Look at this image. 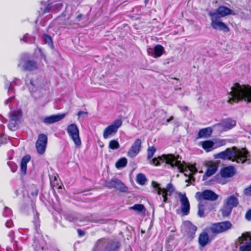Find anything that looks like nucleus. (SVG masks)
Wrapping results in <instances>:
<instances>
[{"label": "nucleus", "instance_id": "nucleus-26", "mask_svg": "<svg viewBox=\"0 0 251 251\" xmlns=\"http://www.w3.org/2000/svg\"><path fill=\"white\" fill-rule=\"evenodd\" d=\"M30 156L29 155H26L24 156L21 162V170L24 175L26 174L27 169V163L30 161Z\"/></svg>", "mask_w": 251, "mask_h": 251}, {"label": "nucleus", "instance_id": "nucleus-16", "mask_svg": "<svg viewBox=\"0 0 251 251\" xmlns=\"http://www.w3.org/2000/svg\"><path fill=\"white\" fill-rule=\"evenodd\" d=\"M236 174V169L233 166H229L222 168L220 174L223 178H230Z\"/></svg>", "mask_w": 251, "mask_h": 251}, {"label": "nucleus", "instance_id": "nucleus-44", "mask_svg": "<svg viewBox=\"0 0 251 251\" xmlns=\"http://www.w3.org/2000/svg\"><path fill=\"white\" fill-rule=\"evenodd\" d=\"M43 38L45 43L48 44L49 45H52V39L50 36L46 34L43 36Z\"/></svg>", "mask_w": 251, "mask_h": 251}, {"label": "nucleus", "instance_id": "nucleus-13", "mask_svg": "<svg viewBox=\"0 0 251 251\" xmlns=\"http://www.w3.org/2000/svg\"><path fill=\"white\" fill-rule=\"evenodd\" d=\"M141 140L137 138L127 152L128 156L130 158L135 157L140 151L141 149Z\"/></svg>", "mask_w": 251, "mask_h": 251}, {"label": "nucleus", "instance_id": "nucleus-20", "mask_svg": "<svg viewBox=\"0 0 251 251\" xmlns=\"http://www.w3.org/2000/svg\"><path fill=\"white\" fill-rule=\"evenodd\" d=\"M218 168V165L215 163H212L207 168V169L203 176V179L205 180L207 177L211 176L217 172Z\"/></svg>", "mask_w": 251, "mask_h": 251}, {"label": "nucleus", "instance_id": "nucleus-64", "mask_svg": "<svg viewBox=\"0 0 251 251\" xmlns=\"http://www.w3.org/2000/svg\"><path fill=\"white\" fill-rule=\"evenodd\" d=\"M184 109H185L186 110H188L187 107H185Z\"/></svg>", "mask_w": 251, "mask_h": 251}, {"label": "nucleus", "instance_id": "nucleus-63", "mask_svg": "<svg viewBox=\"0 0 251 251\" xmlns=\"http://www.w3.org/2000/svg\"><path fill=\"white\" fill-rule=\"evenodd\" d=\"M193 168H189V169L191 172H193Z\"/></svg>", "mask_w": 251, "mask_h": 251}, {"label": "nucleus", "instance_id": "nucleus-41", "mask_svg": "<svg viewBox=\"0 0 251 251\" xmlns=\"http://www.w3.org/2000/svg\"><path fill=\"white\" fill-rule=\"evenodd\" d=\"M8 127L10 130L12 131H15L18 128V122L16 121H12L9 120V123L8 125Z\"/></svg>", "mask_w": 251, "mask_h": 251}, {"label": "nucleus", "instance_id": "nucleus-30", "mask_svg": "<svg viewBox=\"0 0 251 251\" xmlns=\"http://www.w3.org/2000/svg\"><path fill=\"white\" fill-rule=\"evenodd\" d=\"M22 115L19 111H13L11 112L10 115V121H16L18 122L20 118L22 117Z\"/></svg>", "mask_w": 251, "mask_h": 251}, {"label": "nucleus", "instance_id": "nucleus-32", "mask_svg": "<svg viewBox=\"0 0 251 251\" xmlns=\"http://www.w3.org/2000/svg\"><path fill=\"white\" fill-rule=\"evenodd\" d=\"M136 181L140 185H144L147 181V178L145 175L143 174H139L136 176Z\"/></svg>", "mask_w": 251, "mask_h": 251}, {"label": "nucleus", "instance_id": "nucleus-39", "mask_svg": "<svg viewBox=\"0 0 251 251\" xmlns=\"http://www.w3.org/2000/svg\"><path fill=\"white\" fill-rule=\"evenodd\" d=\"M21 41H24L25 43L31 44L34 42L35 38L30 37L29 38L28 35L26 34L25 35L23 38L20 39Z\"/></svg>", "mask_w": 251, "mask_h": 251}, {"label": "nucleus", "instance_id": "nucleus-9", "mask_svg": "<svg viewBox=\"0 0 251 251\" xmlns=\"http://www.w3.org/2000/svg\"><path fill=\"white\" fill-rule=\"evenodd\" d=\"M208 15L211 17V25L213 29L223 31L225 32H227L229 31V27L222 21L221 18L217 17L215 14L208 13Z\"/></svg>", "mask_w": 251, "mask_h": 251}, {"label": "nucleus", "instance_id": "nucleus-2", "mask_svg": "<svg viewBox=\"0 0 251 251\" xmlns=\"http://www.w3.org/2000/svg\"><path fill=\"white\" fill-rule=\"evenodd\" d=\"M214 156L216 158L244 163L250 155L245 149L239 150L233 147L232 149L227 148L225 151L215 154Z\"/></svg>", "mask_w": 251, "mask_h": 251}, {"label": "nucleus", "instance_id": "nucleus-24", "mask_svg": "<svg viewBox=\"0 0 251 251\" xmlns=\"http://www.w3.org/2000/svg\"><path fill=\"white\" fill-rule=\"evenodd\" d=\"M212 130L210 127L200 129L198 133V138H208L212 134Z\"/></svg>", "mask_w": 251, "mask_h": 251}, {"label": "nucleus", "instance_id": "nucleus-5", "mask_svg": "<svg viewBox=\"0 0 251 251\" xmlns=\"http://www.w3.org/2000/svg\"><path fill=\"white\" fill-rule=\"evenodd\" d=\"M236 247L239 251H251V233L246 232L238 238Z\"/></svg>", "mask_w": 251, "mask_h": 251}, {"label": "nucleus", "instance_id": "nucleus-11", "mask_svg": "<svg viewBox=\"0 0 251 251\" xmlns=\"http://www.w3.org/2000/svg\"><path fill=\"white\" fill-rule=\"evenodd\" d=\"M48 142L47 136L44 134H40L36 143V148L38 152L43 154L45 152Z\"/></svg>", "mask_w": 251, "mask_h": 251}, {"label": "nucleus", "instance_id": "nucleus-61", "mask_svg": "<svg viewBox=\"0 0 251 251\" xmlns=\"http://www.w3.org/2000/svg\"><path fill=\"white\" fill-rule=\"evenodd\" d=\"M98 222H99V223H100V224H103V223H104V220H102V219L100 220Z\"/></svg>", "mask_w": 251, "mask_h": 251}, {"label": "nucleus", "instance_id": "nucleus-38", "mask_svg": "<svg viewBox=\"0 0 251 251\" xmlns=\"http://www.w3.org/2000/svg\"><path fill=\"white\" fill-rule=\"evenodd\" d=\"M147 159H151L156 151V148L154 146L149 147L147 150Z\"/></svg>", "mask_w": 251, "mask_h": 251}, {"label": "nucleus", "instance_id": "nucleus-56", "mask_svg": "<svg viewBox=\"0 0 251 251\" xmlns=\"http://www.w3.org/2000/svg\"><path fill=\"white\" fill-rule=\"evenodd\" d=\"M77 232H78V234H79V235H80V236H83V235H84V232H83V231H82L81 230H80V229H78V230H77Z\"/></svg>", "mask_w": 251, "mask_h": 251}, {"label": "nucleus", "instance_id": "nucleus-17", "mask_svg": "<svg viewBox=\"0 0 251 251\" xmlns=\"http://www.w3.org/2000/svg\"><path fill=\"white\" fill-rule=\"evenodd\" d=\"M40 79L38 78L29 77L27 76L25 80V84L31 92L34 91L35 89L38 87L40 84Z\"/></svg>", "mask_w": 251, "mask_h": 251}, {"label": "nucleus", "instance_id": "nucleus-60", "mask_svg": "<svg viewBox=\"0 0 251 251\" xmlns=\"http://www.w3.org/2000/svg\"><path fill=\"white\" fill-rule=\"evenodd\" d=\"M102 240H99L97 243L98 244V247H100V244H101V242H102Z\"/></svg>", "mask_w": 251, "mask_h": 251}, {"label": "nucleus", "instance_id": "nucleus-62", "mask_svg": "<svg viewBox=\"0 0 251 251\" xmlns=\"http://www.w3.org/2000/svg\"><path fill=\"white\" fill-rule=\"evenodd\" d=\"M32 195H35V196H37L38 195V191H36L35 192L34 194H32Z\"/></svg>", "mask_w": 251, "mask_h": 251}, {"label": "nucleus", "instance_id": "nucleus-50", "mask_svg": "<svg viewBox=\"0 0 251 251\" xmlns=\"http://www.w3.org/2000/svg\"><path fill=\"white\" fill-rule=\"evenodd\" d=\"M11 213V210L7 207H5V210L3 213L4 216H7Z\"/></svg>", "mask_w": 251, "mask_h": 251}, {"label": "nucleus", "instance_id": "nucleus-34", "mask_svg": "<svg viewBox=\"0 0 251 251\" xmlns=\"http://www.w3.org/2000/svg\"><path fill=\"white\" fill-rule=\"evenodd\" d=\"M204 203L203 202L201 201L198 204V215L200 217H204Z\"/></svg>", "mask_w": 251, "mask_h": 251}, {"label": "nucleus", "instance_id": "nucleus-14", "mask_svg": "<svg viewBox=\"0 0 251 251\" xmlns=\"http://www.w3.org/2000/svg\"><path fill=\"white\" fill-rule=\"evenodd\" d=\"M181 205V212L183 215H187L190 211V203L185 194H178Z\"/></svg>", "mask_w": 251, "mask_h": 251}, {"label": "nucleus", "instance_id": "nucleus-21", "mask_svg": "<svg viewBox=\"0 0 251 251\" xmlns=\"http://www.w3.org/2000/svg\"><path fill=\"white\" fill-rule=\"evenodd\" d=\"M219 125H221L224 127L225 130H227L234 127L236 125V122L231 119L228 118L223 121Z\"/></svg>", "mask_w": 251, "mask_h": 251}, {"label": "nucleus", "instance_id": "nucleus-25", "mask_svg": "<svg viewBox=\"0 0 251 251\" xmlns=\"http://www.w3.org/2000/svg\"><path fill=\"white\" fill-rule=\"evenodd\" d=\"M200 144L202 148L207 152L210 151L215 148L213 147L214 143L212 141L207 140L201 142Z\"/></svg>", "mask_w": 251, "mask_h": 251}, {"label": "nucleus", "instance_id": "nucleus-53", "mask_svg": "<svg viewBox=\"0 0 251 251\" xmlns=\"http://www.w3.org/2000/svg\"><path fill=\"white\" fill-rule=\"evenodd\" d=\"M8 236L12 240L14 238V232L13 231H10L8 233Z\"/></svg>", "mask_w": 251, "mask_h": 251}, {"label": "nucleus", "instance_id": "nucleus-19", "mask_svg": "<svg viewBox=\"0 0 251 251\" xmlns=\"http://www.w3.org/2000/svg\"><path fill=\"white\" fill-rule=\"evenodd\" d=\"M24 70L28 71H35L39 69L37 63L33 60H28L25 62L24 64L22 66Z\"/></svg>", "mask_w": 251, "mask_h": 251}, {"label": "nucleus", "instance_id": "nucleus-6", "mask_svg": "<svg viewBox=\"0 0 251 251\" xmlns=\"http://www.w3.org/2000/svg\"><path fill=\"white\" fill-rule=\"evenodd\" d=\"M67 132L70 137L73 141L75 146L79 147L81 145V141L79 136V131L77 126L75 124H71L69 125L66 129Z\"/></svg>", "mask_w": 251, "mask_h": 251}, {"label": "nucleus", "instance_id": "nucleus-12", "mask_svg": "<svg viewBox=\"0 0 251 251\" xmlns=\"http://www.w3.org/2000/svg\"><path fill=\"white\" fill-rule=\"evenodd\" d=\"M209 13L215 14L217 17L221 18L229 15H235V13L232 10L225 6H220L215 11H210Z\"/></svg>", "mask_w": 251, "mask_h": 251}, {"label": "nucleus", "instance_id": "nucleus-45", "mask_svg": "<svg viewBox=\"0 0 251 251\" xmlns=\"http://www.w3.org/2000/svg\"><path fill=\"white\" fill-rule=\"evenodd\" d=\"M115 178L111 179L106 183V186L109 188H114Z\"/></svg>", "mask_w": 251, "mask_h": 251}, {"label": "nucleus", "instance_id": "nucleus-48", "mask_svg": "<svg viewBox=\"0 0 251 251\" xmlns=\"http://www.w3.org/2000/svg\"><path fill=\"white\" fill-rule=\"evenodd\" d=\"M15 99V96L14 95H13L11 97H10L9 98H8V99H7L6 100H5L4 101V104L5 105H8V104H9L13 100H14Z\"/></svg>", "mask_w": 251, "mask_h": 251}, {"label": "nucleus", "instance_id": "nucleus-33", "mask_svg": "<svg viewBox=\"0 0 251 251\" xmlns=\"http://www.w3.org/2000/svg\"><path fill=\"white\" fill-rule=\"evenodd\" d=\"M41 4L45 7V8L42 11V14H44L47 13H49L50 12H53V9L52 8L51 2H49V3L46 5V2L45 1H42Z\"/></svg>", "mask_w": 251, "mask_h": 251}, {"label": "nucleus", "instance_id": "nucleus-4", "mask_svg": "<svg viewBox=\"0 0 251 251\" xmlns=\"http://www.w3.org/2000/svg\"><path fill=\"white\" fill-rule=\"evenodd\" d=\"M151 186L154 189V192H156L158 195L162 194L161 198L163 199L164 203L167 201V196H171L175 191L174 187L171 183H168L166 188H161L160 184L152 181L151 182Z\"/></svg>", "mask_w": 251, "mask_h": 251}, {"label": "nucleus", "instance_id": "nucleus-18", "mask_svg": "<svg viewBox=\"0 0 251 251\" xmlns=\"http://www.w3.org/2000/svg\"><path fill=\"white\" fill-rule=\"evenodd\" d=\"M65 116V114L52 115L45 118L43 122L46 124H51L60 121L63 119Z\"/></svg>", "mask_w": 251, "mask_h": 251}, {"label": "nucleus", "instance_id": "nucleus-49", "mask_svg": "<svg viewBox=\"0 0 251 251\" xmlns=\"http://www.w3.org/2000/svg\"><path fill=\"white\" fill-rule=\"evenodd\" d=\"M245 217L248 221H251V209L248 211L246 214Z\"/></svg>", "mask_w": 251, "mask_h": 251}, {"label": "nucleus", "instance_id": "nucleus-10", "mask_svg": "<svg viewBox=\"0 0 251 251\" xmlns=\"http://www.w3.org/2000/svg\"><path fill=\"white\" fill-rule=\"evenodd\" d=\"M196 198L201 201L202 200L214 201L218 198V195L210 190H205L202 192H198L196 194Z\"/></svg>", "mask_w": 251, "mask_h": 251}, {"label": "nucleus", "instance_id": "nucleus-28", "mask_svg": "<svg viewBox=\"0 0 251 251\" xmlns=\"http://www.w3.org/2000/svg\"><path fill=\"white\" fill-rule=\"evenodd\" d=\"M164 48L160 45H156L153 49V57L156 58L161 56L163 52Z\"/></svg>", "mask_w": 251, "mask_h": 251}, {"label": "nucleus", "instance_id": "nucleus-23", "mask_svg": "<svg viewBox=\"0 0 251 251\" xmlns=\"http://www.w3.org/2000/svg\"><path fill=\"white\" fill-rule=\"evenodd\" d=\"M209 242L208 234L206 232H203L200 234L199 243L201 247H205Z\"/></svg>", "mask_w": 251, "mask_h": 251}, {"label": "nucleus", "instance_id": "nucleus-22", "mask_svg": "<svg viewBox=\"0 0 251 251\" xmlns=\"http://www.w3.org/2000/svg\"><path fill=\"white\" fill-rule=\"evenodd\" d=\"M224 203L233 209L238 205L239 201L236 197L231 195L226 199Z\"/></svg>", "mask_w": 251, "mask_h": 251}, {"label": "nucleus", "instance_id": "nucleus-31", "mask_svg": "<svg viewBox=\"0 0 251 251\" xmlns=\"http://www.w3.org/2000/svg\"><path fill=\"white\" fill-rule=\"evenodd\" d=\"M127 162V159L126 158H121L116 162L115 166L118 169L123 168L126 165Z\"/></svg>", "mask_w": 251, "mask_h": 251}, {"label": "nucleus", "instance_id": "nucleus-52", "mask_svg": "<svg viewBox=\"0 0 251 251\" xmlns=\"http://www.w3.org/2000/svg\"><path fill=\"white\" fill-rule=\"evenodd\" d=\"M147 52H148V54L149 55L153 57V49H152L151 48H149L148 49Z\"/></svg>", "mask_w": 251, "mask_h": 251}, {"label": "nucleus", "instance_id": "nucleus-36", "mask_svg": "<svg viewBox=\"0 0 251 251\" xmlns=\"http://www.w3.org/2000/svg\"><path fill=\"white\" fill-rule=\"evenodd\" d=\"M51 2L53 12H56L60 11L63 7V4L61 2H56L55 1Z\"/></svg>", "mask_w": 251, "mask_h": 251}, {"label": "nucleus", "instance_id": "nucleus-1", "mask_svg": "<svg viewBox=\"0 0 251 251\" xmlns=\"http://www.w3.org/2000/svg\"><path fill=\"white\" fill-rule=\"evenodd\" d=\"M230 97L228 102L232 103L239 100H244L247 102H251V86L249 85H240L235 83L231 88Z\"/></svg>", "mask_w": 251, "mask_h": 251}, {"label": "nucleus", "instance_id": "nucleus-8", "mask_svg": "<svg viewBox=\"0 0 251 251\" xmlns=\"http://www.w3.org/2000/svg\"><path fill=\"white\" fill-rule=\"evenodd\" d=\"M122 121L121 119L115 120L110 125L107 126L103 130V137L106 139L115 135L118 128L122 126Z\"/></svg>", "mask_w": 251, "mask_h": 251}, {"label": "nucleus", "instance_id": "nucleus-27", "mask_svg": "<svg viewBox=\"0 0 251 251\" xmlns=\"http://www.w3.org/2000/svg\"><path fill=\"white\" fill-rule=\"evenodd\" d=\"M232 208L224 203L223 208L220 210L222 215L224 217L229 216L232 211Z\"/></svg>", "mask_w": 251, "mask_h": 251}, {"label": "nucleus", "instance_id": "nucleus-43", "mask_svg": "<svg viewBox=\"0 0 251 251\" xmlns=\"http://www.w3.org/2000/svg\"><path fill=\"white\" fill-rule=\"evenodd\" d=\"M118 248L117 244L115 243L109 244L106 248V251H113Z\"/></svg>", "mask_w": 251, "mask_h": 251}, {"label": "nucleus", "instance_id": "nucleus-59", "mask_svg": "<svg viewBox=\"0 0 251 251\" xmlns=\"http://www.w3.org/2000/svg\"><path fill=\"white\" fill-rule=\"evenodd\" d=\"M35 226L36 230L38 232V234H39V232L38 231V226H39V225L37 223H36Z\"/></svg>", "mask_w": 251, "mask_h": 251}, {"label": "nucleus", "instance_id": "nucleus-55", "mask_svg": "<svg viewBox=\"0 0 251 251\" xmlns=\"http://www.w3.org/2000/svg\"><path fill=\"white\" fill-rule=\"evenodd\" d=\"M37 50H38V51L40 52V53L41 54V56L45 58V56L44 55V54H43V52L42 51V50L41 49H40V48H38Z\"/></svg>", "mask_w": 251, "mask_h": 251}, {"label": "nucleus", "instance_id": "nucleus-35", "mask_svg": "<svg viewBox=\"0 0 251 251\" xmlns=\"http://www.w3.org/2000/svg\"><path fill=\"white\" fill-rule=\"evenodd\" d=\"M120 145L116 140H112L109 142L108 148L111 150H117L119 149Z\"/></svg>", "mask_w": 251, "mask_h": 251}, {"label": "nucleus", "instance_id": "nucleus-15", "mask_svg": "<svg viewBox=\"0 0 251 251\" xmlns=\"http://www.w3.org/2000/svg\"><path fill=\"white\" fill-rule=\"evenodd\" d=\"M181 229L185 233L191 237L195 234L197 227L192 225L190 222L185 221L183 223Z\"/></svg>", "mask_w": 251, "mask_h": 251}, {"label": "nucleus", "instance_id": "nucleus-42", "mask_svg": "<svg viewBox=\"0 0 251 251\" xmlns=\"http://www.w3.org/2000/svg\"><path fill=\"white\" fill-rule=\"evenodd\" d=\"M5 88L8 89V94H10L12 92L14 93V88L11 86V82L10 81H7V80H6L5 82Z\"/></svg>", "mask_w": 251, "mask_h": 251}, {"label": "nucleus", "instance_id": "nucleus-37", "mask_svg": "<svg viewBox=\"0 0 251 251\" xmlns=\"http://www.w3.org/2000/svg\"><path fill=\"white\" fill-rule=\"evenodd\" d=\"M41 239L40 240L39 239L36 240L35 238L34 239V243L32 246L34 247L35 250L36 251H39L40 250H42L43 247L41 244Z\"/></svg>", "mask_w": 251, "mask_h": 251}, {"label": "nucleus", "instance_id": "nucleus-40", "mask_svg": "<svg viewBox=\"0 0 251 251\" xmlns=\"http://www.w3.org/2000/svg\"><path fill=\"white\" fill-rule=\"evenodd\" d=\"M130 209L134 210L137 212H142L144 210V206L142 204H136L130 207Z\"/></svg>", "mask_w": 251, "mask_h": 251}, {"label": "nucleus", "instance_id": "nucleus-3", "mask_svg": "<svg viewBox=\"0 0 251 251\" xmlns=\"http://www.w3.org/2000/svg\"><path fill=\"white\" fill-rule=\"evenodd\" d=\"M179 159H181V158L178 155L176 156L173 154H163L161 156L153 158L151 160L150 163L157 166L165 161L167 164H170L172 168L177 167L180 172L187 171V169L184 168V165L180 160H178Z\"/></svg>", "mask_w": 251, "mask_h": 251}, {"label": "nucleus", "instance_id": "nucleus-7", "mask_svg": "<svg viewBox=\"0 0 251 251\" xmlns=\"http://www.w3.org/2000/svg\"><path fill=\"white\" fill-rule=\"evenodd\" d=\"M232 227V224L228 221L213 224L209 228L212 233L219 234L230 229Z\"/></svg>", "mask_w": 251, "mask_h": 251}, {"label": "nucleus", "instance_id": "nucleus-51", "mask_svg": "<svg viewBox=\"0 0 251 251\" xmlns=\"http://www.w3.org/2000/svg\"><path fill=\"white\" fill-rule=\"evenodd\" d=\"M12 225L13 222L11 220H7L5 223V226L8 228L11 227Z\"/></svg>", "mask_w": 251, "mask_h": 251}, {"label": "nucleus", "instance_id": "nucleus-57", "mask_svg": "<svg viewBox=\"0 0 251 251\" xmlns=\"http://www.w3.org/2000/svg\"><path fill=\"white\" fill-rule=\"evenodd\" d=\"M82 17V14H79L78 16H77L76 19L78 21H80V19H81Z\"/></svg>", "mask_w": 251, "mask_h": 251}, {"label": "nucleus", "instance_id": "nucleus-54", "mask_svg": "<svg viewBox=\"0 0 251 251\" xmlns=\"http://www.w3.org/2000/svg\"><path fill=\"white\" fill-rule=\"evenodd\" d=\"M218 143L219 146H222L226 144V141L225 140H221Z\"/></svg>", "mask_w": 251, "mask_h": 251}, {"label": "nucleus", "instance_id": "nucleus-29", "mask_svg": "<svg viewBox=\"0 0 251 251\" xmlns=\"http://www.w3.org/2000/svg\"><path fill=\"white\" fill-rule=\"evenodd\" d=\"M114 188L122 192H126L127 190V187L119 179L115 178Z\"/></svg>", "mask_w": 251, "mask_h": 251}, {"label": "nucleus", "instance_id": "nucleus-58", "mask_svg": "<svg viewBox=\"0 0 251 251\" xmlns=\"http://www.w3.org/2000/svg\"><path fill=\"white\" fill-rule=\"evenodd\" d=\"M174 119L173 116H171L169 119H168L166 121L167 124L169 123L171 121L173 120Z\"/></svg>", "mask_w": 251, "mask_h": 251}, {"label": "nucleus", "instance_id": "nucleus-47", "mask_svg": "<svg viewBox=\"0 0 251 251\" xmlns=\"http://www.w3.org/2000/svg\"><path fill=\"white\" fill-rule=\"evenodd\" d=\"M243 194L247 196H251V185L244 190Z\"/></svg>", "mask_w": 251, "mask_h": 251}, {"label": "nucleus", "instance_id": "nucleus-46", "mask_svg": "<svg viewBox=\"0 0 251 251\" xmlns=\"http://www.w3.org/2000/svg\"><path fill=\"white\" fill-rule=\"evenodd\" d=\"M88 115V112L83 111H80L77 113L78 119L80 118L84 119L86 116Z\"/></svg>", "mask_w": 251, "mask_h": 251}]
</instances>
